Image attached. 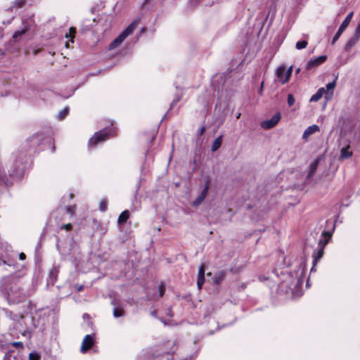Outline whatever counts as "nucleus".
I'll return each instance as SVG.
<instances>
[{"mask_svg":"<svg viewBox=\"0 0 360 360\" xmlns=\"http://www.w3.org/2000/svg\"><path fill=\"white\" fill-rule=\"evenodd\" d=\"M0 293L12 304L21 302L27 297L24 284L16 274L3 276L0 279Z\"/></svg>","mask_w":360,"mask_h":360,"instance_id":"obj_1","label":"nucleus"},{"mask_svg":"<svg viewBox=\"0 0 360 360\" xmlns=\"http://www.w3.org/2000/svg\"><path fill=\"white\" fill-rule=\"evenodd\" d=\"M139 23V20H134L110 45V49H113L120 46L122 41L133 33Z\"/></svg>","mask_w":360,"mask_h":360,"instance_id":"obj_2","label":"nucleus"},{"mask_svg":"<svg viewBox=\"0 0 360 360\" xmlns=\"http://www.w3.org/2000/svg\"><path fill=\"white\" fill-rule=\"evenodd\" d=\"M292 68L290 67L288 69H286L285 65H281L278 68L276 75L279 82L282 84L287 83L290 77L292 75Z\"/></svg>","mask_w":360,"mask_h":360,"instance_id":"obj_3","label":"nucleus"},{"mask_svg":"<svg viewBox=\"0 0 360 360\" xmlns=\"http://www.w3.org/2000/svg\"><path fill=\"white\" fill-rule=\"evenodd\" d=\"M109 136L108 131L107 129H102L95 133L94 136L89 139V144L95 147L99 142L108 139Z\"/></svg>","mask_w":360,"mask_h":360,"instance_id":"obj_4","label":"nucleus"},{"mask_svg":"<svg viewBox=\"0 0 360 360\" xmlns=\"http://www.w3.org/2000/svg\"><path fill=\"white\" fill-rule=\"evenodd\" d=\"M328 239L327 238H321L319 241L318 248L316 252L314 253V266L318 262V261L323 257V250L325 246L328 243Z\"/></svg>","mask_w":360,"mask_h":360,"instance_id":"obj_5","label":"nucleus"},{"mask_svg":"<svg viewBox=\"0 0 360 360\" xmlns=\"http://www.w3.org/2000/svg\"><path fill=\"white\" fill-rule=\"evenodd\" d=\"M281 117L280 112H276L270 120L261 122V127L264 129H269L274 127L280 121Z\"/></svg>","mask_w":360,"mask_h":360,"instance_id":"obj_6","label":"nucleus"},{"mask_svg":"<svg viewBox=\"0 0 360 360\" xmlns=\"http://www.w3.org/2000/svg\"><path fill=\"white\" fill-rule=\"evenodd\" d=\"M94 342V338L92 335H85V337L84 338L82 342V346L80 348L81 352L85 353L88 350H89L91 348V347L93 346Z\"/></svg>","mask_w":360,"mask_h":360,"instance_id":"obj_7","label":"nucleus"},{"mask_svg":"<svg viewBox=\"0 0 360 360\" xmlns=\"http://www.w3.org/2000/svg\"><path fill=\"white\" fill-rule=\"evenodd\" d=\"M326 60V56H320L319 57L312 58L307 63L306 68L308 70L312 69L323 63Z\"/></svg>","mask_w":360,"mask_h":360,"instance_id":"obj_8","label":"nucleus"},{"mask_svg":"<svg viewBox=\"0 0 360 360\" xmlns=\"http://www.w3.org/2000/svg\"><path fill=\"white\" fill-rule=\"evenodd\" d=\"M209 184H210V181H209V180H207L206 181L205 186L203 190L202 191V192L200 193V194L193 202V205L194 207H198L205 200V198L207 194L208 189H209Z\"/></svg>","mask_w":360,"mask_h":360,"instance_id":"obj_9","label":"nucleus"},{"mask_svg":"<svg viewBox=\"0 0 360 360\" xmlns=\"http://www.w3.org/2000/svg\"><path fill=\"white\" fill-rule=\"evenodd\" d=\"M325 94V98L326 99H330L332 96V93L328 94L326 93L325 88L321 87L318 89V91L314 94L310 98L311 102H316Z\"/></svg>","mask_w":360,"mask_h":360,"instance_id":"obj_10","label":"nucleus"},{"mask_svg":"<svg viewBox=\"0 0 360 360\" xmlns=\"http://www.w3.org/2000/svg\"><path fill=\"white\" fill-rule=\"evenodd\" d=\"M319 131V127L316 124H313L308 127L304 131L302 134V139L304 141H307L309 137L314 134L316 132Z\"/></svg>","mask_w":360,"mask_h":360,"instance_id":"obj_11","label":"nucleus"},{"mask_svg":"<svg viewBox=\"0 0 360 360\" xmlns=\"http://www.w3.org/2000/svg\"><path fill=\"white\" fill-rule=\"evenodd\" d=\"M319 163V160L318 159L314 160L310 163L308 167V174L307 178L308 179H311L312 176L314 174L317 169L318 165Z\"/></svg>","mask_w":360,"mask_h":360,"instance_id":"obj_12","label":"nucleus"},{"mask_svg":"<svg viewBox=\"0 0 360 360\" xmlns=\"http://www.w3.org/2000/svg\"><path fill=\"white\" fill-rule=\"evenodd\" d=\"M58 272H59V270L56 267L53 268L50 271L49 275V282L50 283H51L52 285H53L55 283V282L56 281Z\"/></svg>","mask_w":360,"mask_h":360,"instance_id":"obj_13","label":"nucleus"},{"mask_svg":"<svg viewBox=\"0 0 360 360\" xmlns=\"http://www.w3.org/2000/svg\"><path fill=\"white\" fill-rule=\"evenodd\" d=\"M226 277V271H221L216 273L214 276L213 280L215 284H219L225 279Z\"/></svg>","mask_w":360,"mask_h":360,"instance_id":"obj_14","label":"nucleus"},{"mask_svg":"<svg viewBox=\"0 0 360 360\" xmlns=\"http://www.w3.org/2000/svg\"><path fill=\"white\" fill-rule=\"evenodd\" d=\"M352 15H353V12L349 13L347 15V17L345 18V19L343 20L341 25L340 26V27H339L340 30H342L343 32L345 31V30L347 27V26L349 25V24L351 21Z\"/></svg>","mask_w":360,"mask_h":360,"instance_id":"obj_15","label":"nucleus"},{"mask_svg":"<svg viewBox=\"0 0 360 360\" xmlns=\"http://www.w3.org/2000/svg\"><path fill=\"white\" fill-rule=\"evenodd\" d=\"M112 304L115 306L113 309V316L115 318L122 317L124 315V312L122 308L116 307L114 302H112Z\"/></svg>","mask_w":360,"mask_h":360,"instance_id":"obj_16","label":"nucleus"},{"mask_svg":"<svg viewBox=\"0 0 360 360\" xmlns=\"http://www.w3.org/2000/svg\"><path fill=\"white\" fill-rule=\"evenodd\" d=\"M359 39L355 37L354 36H353L348 41L347 43L345 45V50L347 51H350V49L356 45V44L357 43V41H359Z\"/></svg>","mask_w":360,"mask_h":360,"instance_id":"obj_17","label":"nucleus"},{"mask_svg":"<svg viewBox=\"0 0 360 360\" xmlns=\"http://www.w3.org/2000/svg\"><path fill=\"white\" fill-rule=\"evenodd\" d=\"M129 217V212L128 210L123 211L118 217V223L124 224Z\"/></svg>","mask_w":360,"mask_h":360,"instance_id":"obj_18","label":"nucleus"},{"mask_svg":"<svg viewBox=\"0 0 360 360\" xmlns=\"http://www.w3.org/2000/svg\"><path fill=\"white\" fill-rule=\"evenodd\" d=\"M221 143H222V136H219L214 141L212 146V151L217 150L221 146Z\"/></svg>","mask_w":360,"mask_h":360,"instance_id":"obj_19","label":"nucleus"},{"mask_svg":"<svg viewBox=\"0 0 360 360\" xmlns=\"http://www.w3.org/2000/svg\"><path fill=\"white\" fill-rule=\"evenodd\" d=\"M340 153H341V154H340L341 159L349 158L352 156V152H350L349 150V147L342 148Z\"/></svg>","mask_w":360,"mask_h":360,"instance_id":"obj_20","label":"nucleus"},{"mask_svg":"<svg viewBox=\"0 0 360 360\" xmlns=\"http://www.w3.org/2000/svg\"><path fill=\"white\" fill-rule=\"evenodd\" d=\"M335 86H336V81L335 80H333L332 82H330V83L327 84L326 86V93H328V94L332 93V94H333V89H335Z\"/></svg>","mask_w":360,"mask_h":360,"instance_id":"obj_21","label":"nucleus"},{"mask_svg":"<svg viewBox=\"0 0 360 360\" xmlns=\"http://www.w3.org/2000/svg\"><path fill=\"white\" fill-rule=\"evenodd\" d=\"M27 31V28H25V29H22L21 30H18L16 32H15V33L13 34V38L15 40V41H18V39L22 37L24 34L26 33V32Z\"/></svg>","mask_w":360,"mask_h":360,"instance_id":"obj_22","label":"nucleus"},{"mask_svg":"<svg viewBox=\"0 0 360 360\" xmlns=\"http://www.w3.org/2000/svg\"><path fill=\"white\" fill-rule=\"evenodd\" d=\"M108 208V201L105 199L102 200L99 203V210L101 212H105Z\"/></svg>","mask_w":360,"mask_h":360,"instance_id":"obj_23","label":"nucleus"},{"mask_svg":"<svg viewBox=\"0 0 360 360\" xmlns=\"http://www.w3.org/2000/svg\"><path fill=\"white\" fill-rule=\"evenodd\" d=\"M76 32V30H75V28L74 27H70L69 29V35L68 34H65L66 37H70V41L72 43L74 41V37H75V34Z\"/></svg>","mask_w":360,"mask_h":360,"instance_id":"obj_24","label":"nucleus"},{"mask_svg":"<svg viewBox=\"0 0 360 360\" xmlns=\"http://www.w3.org/2000/svg\"><path fill=\"white\" fill-rule=\"evenodd\" d=\"M307 46V41H300L296 43L295 47L297 49H304Z\"/></svg>","mask_w":360,"mask_h":360,"instance_id":"obj_25","label":"nucleus"},{"mask_svg":"<svg viewBox=\"0 0 360 360\" xmlns=\"http://www.w3.org/2000/svg\"><path fill=\"white\" fill-rule=\"evenodd\" d=\"M342 32H343L342 30L338 29V32H336V34H335V36L333 37V38L332 39V41H331L332 44H334L338 40V39L340 38V37L341 36Z\"/></svg>","mask_w":360,"mask_h":360,"instance_id":"obj_26","label":"nucleus"},{"mask_svg":"<svg viewBox=\"0 0 360 360\" xmlns=\"http://www.w3.org/2000/svg\"><path fill=\"white\" fill-rule=\"evenodd\" d=\"M27 0H15L13 6L17 8H21L25 4Z\"/></svg>","mask_w":360,"mask_h":360,"instance_id":"obj_27","label":"nucleus"},{"mask_svg":"<svg viewBox=\"0 0 360 360\" xmlns=\"http://www.w3.org/2000/svg\"><path fill=\"white\" fill-rule=\"evenodd\" d=\"M69 111L68 108H64L59 114H58V118L60 120H63L65 117V116L68 115Z\"/></svg>","mask_w":360,"mask_h":360,"instance_id":"obj_28","label":"nucleus"},{"mask_svg":"<svg viewBox=\"0 0 360 360\" xmlns=\"http://www.w3.org/2000/svg\"><path fill=\"white\" fill-rule=\"evenodd\" d=\"M204 283H205V277H198L197 285H198V288L199 290L202 288Z\"/></svg>","mask_w":360,"mask_h":360,"instance_id":"obj_29","label":"nucleus"},{"mask_svg":"<svg viewBox=\"0 0 360 360\" xmlns=\"http://www.w3.org/2000/svg\"><path fill=\"white\" fill-rule=\"evenodd\" d=\"M287 101L289 106H292L295 103V100L292 94H288Z\"/></svg>","mask_w":360,"mask_h":360,"instance_id":"obj_30","label":"nucleus"},{"mask_svg":"<svg viewBox=\"0 0 360 360\" xmlns=\"http://www.w3.org/2000/svg\"><path fill=\"white\" fill-rule=\"evenodd\" d=\"M75 205H72V206H67L65 207L66 209V211L68 214H71V215H73L75 214Z\"/></svg>","mask_w":360,"mask_h":360,"instance_id":"obj_31","label":"nucleus"},{"mask_svg":"<svg viewBox=\"0 0 360 360\" xmlns=\"http://www.w3.org/2000/svg\"><path fill=\"white\" fill-rule=\"evenodd\" d=\"M198 277H205V266H204V264H202L199 267Z\"/></svg>","mask_w":360,"mask_h":360,"instance_id":"obj_32","label":"nucleus"},{"mask_svg":"<svg viewBox=\"0 0 360 360\" xmlns=\"http://www.w3.org/2000/svg\"><path fill=\"white\" fill-rule=\"evenodd\" d=\"M39 359V356L35 353H30L29 356L30 360H38Z\"/></svg>","mask_w":360,"mask_h":360,"instance_id":"obj_33","label":"nucleus"},{"mask_svg":"<svg viewBox=\"0 0 360 360\" xmlns=\"http://www.w3.org/2000/svg\"><path fill=\"white\" fill-rule=\"evenodd\" d=\"M0 180L6 186H8L9 184V182H8V179L6 177V175L4 174V175H1L0 176Z\"/></svg>","mask_w":360,"mask_h":360,"instance_id":"obj_34","label":"nucleus"},{"mask_svg":"<svg viewBox=\"0 0 360 360\" xmlns=\"http://www.w3.org/2000/svg\"><path fill=\"white\" fill-rule=\"evenodd\" d=\"M354 36L358 39H360V24L357 25Z\"/></svg>","mask_w":360,"mask_h":360,"instance_id":"obj_35","label":"nucleus"},{"mask_svg":"<svg viewBox=\"0 0 360 360\" xmlns=\"http://www.w3.org/2000/svg\"><path fill=\"white\" fill-rule=\"evenodd\" d=\"M72 228V226L71 224H67L65 225H63L61 226V229H65L66 231H70Z\"/></svg>","mask_w":360,"mask_h":360,"instance_id":"obj_36","label":"nucleus"},{"mask_svg":"<svg viewBox=\"0 0 360 360\" xmlns=\"http://www.w3.org/2000/svg\"><path fill=\"white\" fill-rule=\"evenodd\" d=\"M4 360H18V359L15 356H12L11 355H9L8 356H5Z\"/></svg>","mask_w":360,"mask_h":360,"instance_id":"obj_37","label":"nucleus"},{"mask_svg":"<svg viewBox=\"0 0 360 360\" xmlns=\"http://www.w3.org/2000/svg\"><path fill=\"white\" fill-rule=\"evenodd\" d=\"M159 290H160V295L162 296L163 293H164V290H165L164 286L163 285H160L159 286Z\"/></svg>","mask_w":360,"mask_h":360,"instance_id":"obj_38","label":"nucleus"},{"mask_svg":"<svg viewBox=\"0 0 360 360\" xmlns=\"http://www.w3.org/2000/svg\"><path fill=\"white\" fill-rule=\"evenodd\" d=\"M19 258H20V260H24L26 258V255L23 252H21L19 255Z\"/></svg>","mask_w":360,"mask_h":360,"instance_id":"obj_39","label":"nucleus"},{"mask_svg":"<svg viewBox=\"0 0 360 360\" xmlns=\"http://www.w3.org/2000/svg\"><path fill=\"white\" fill-rule=\"evenodd\" d=\"M263 86H264V82H262L261 86H260V88H259V94H262V91H263Z\"/></svg>","mask_w":360,"mask_h":360,"instance_id":"obj_40","label":"nucleus"},{"mask_svg":"<svg viewBox=\"0 0 360 360\" xmlns=\"http://www.w3.org/2000/svg\"><path fill=\"white\" fill-rule=\"evenodd\" d=\"M179 101V98H178V99H176V100H174V101L172 103V104H171V108H172V106H174V105H175V104H176Z\"/></svg>","mask_w":360,"mask_h":360,"instance_id":"obj_41","label":"nucleus"},{"mask_svg":"<svg viewBox=\"0 0 360 360\" xmlns=\"http://www.w3.org/2000/svg\"><path fill=\"white\" fill-rule=\"evenodd\" d=\"M204 131H205V127H202L200 129V134H203V132H204Z\"/></svg>","mask_w":360,"mask_h":360,"instance_id":"obj_42","label":"nucleus"},{"mask_svg":"<svg viewBox=\"0 0 360 360\" xmlns=\"http://www.w3.org/2000/svg\"><path fill=\"white\" fill-rule=\"evenodd\" d=\"M1 264H6L7 263H6V261H4V260H1V261H0V265H1Z\"/></svg>","mask_w":360,"mask_h":360,"instance_id":"obj_43","label":"nucleus"},{"mask_svg":"<svg viewBox=\"0 0 360 360\" xmlns=\"http://www.w3.org/2000/svg\"><path fill=\"white\" fill-rule=\"evenodd\" d=\"M151 315H152L153 316H156V311H153L151 312Z\"/></svg>","mask_w":360,"mask_h":360,"instance_id":"obj_44","label":"nucleus"},{"mask_svg":"<svg viewBox=\"0 0 360 360\" xmlns=\"http://www.w3.org/2000/svg\"><path fill=\"white\" fill-rule=\"evenodd\" d=\"M322 235H323V236H329V237H330V236H329V235L328 234V233H327V232H326V231H323V233H322Z\"/></svg>","mask_w":360,"mask_h":360,"instance_id":"obj_45","label":"nucleus"},{"mask_svg":"<svg viewBox=\"0 0 360 360\" xmlns=\"http://www.w3.org/2000/svg\"><path fill=\"white\" fill-rule=\"evenodd\" d=\"M83 289V286L81 285L78 288V291H81Z\"/></svg>","mask_w":360,"mask_h":360,"instance_id":"obj_46","label":"nucleus"},{"mask_svg":"<svg viewBox=\"0 0 360 360\" xmlns=\"http://www.w3.org/2000/svg\"><path fill=\"white\" fill-rule=\"evenodd\" d=\"M240 115H241L240 113H238V114L236 115V118H237V119L240 118Z\"/></svg>","mask_w":360,"mask_h":360,"instance_id":"obj_47","label":"nucleus"},{"mask_svg":"<svg viewBox=\"0 0 360 360\" xmlns=\"http://www.w3.org/2000/svg\"><path fill=\"white\" fill-rule=\"evenodd\" d=\"M15 345L19 346V345H21V342H15L14 343Z\"/></svg>","mask_w":360,"mask_h":360,"instance_id":"obj_48","label":"nucleus"},{"mask_svg":"<svg viewBox=\"0 0 360 360\" xmlns=\"http://www.w3.org/2000/svg\"><path fill=\"white\" fill-rule=\"evenodd\" d=\"M15 345L19 346V345H21V342H15L14 343Z\"/></svg>","mask_w":360,"mask_h":360,"instance_id":"obj_49","label":"nucleus"},{"mask_svg":"<svg viewBox=\"0 0 360 360\" xmlns=\"http://www.w3.org/2000/svg\"><path fill=\"white\" fill-rule=\"evenodd\" d=\"M65 46H66L67 48H68V47H69V43H68V42H66V44H65Z\"/></svg>","mask_w":360,"mask_h":360,"instance_id":"obj_50","label":"nucleus"},{"mask_svg":"<svg viewBox=\"0 0 360 360\" xmlns=\"http://www.w3.org/2000/svg\"><path fill=\"white\" fill-rule=\"evenodd\" d=\"M56 148L55 146H53V152H55Z\"/></svg>","mask_w":360,"mask_h":360,"instance_id":"obj_51","label":"nucleus"},{"mask_svg":"<svg viewBox=\"0 0 360 360\" xmlns=\"http://www.w3.org/2000/svg\"><path fill=\"white\" fill-rule=\"evenodd\" d=\"M300 72V68H298L297 70H296V72L298 73Z\"/></svg>","mask_w":360,"mask_h":360,"instance_id":"obj_52","label":"nucleus"}]
</instances>
